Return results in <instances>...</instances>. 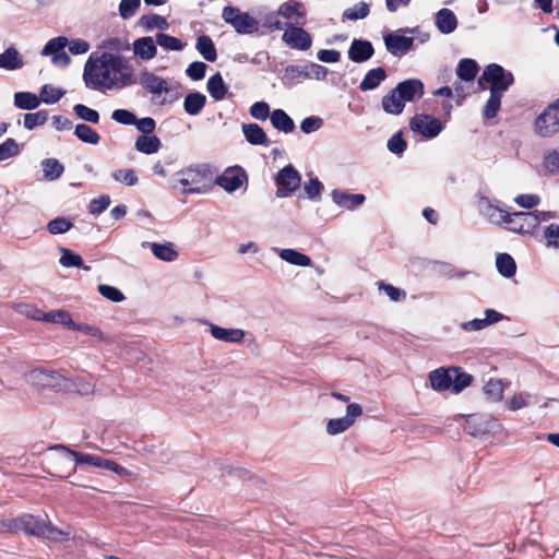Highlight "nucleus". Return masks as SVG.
I'll use <instances>...</instances> for the list:
<instances>
[{"label": "nucleus", "instance_id": "1", "mask_svg": "<svg viewBox=\"0 0 559 559\" xmlns=\"http://www.w3.org/2000/svg\"><path fill=\"white\" fill-rule=\"evenodd\" d=\"M83 80L88 88L96 91L123 88L135 82L129 61L110 52L92 53L85 63Z\"/></svg>", "mask_w": 559, "mask_h": 559}, {"label": "nucleus", "instance_id": "2", "mask_svg": "<svg viewBox=\"0 0 559 559\" xmlns=\"http://www.w3.org/2000/svg\"><path fill=\"white\" fill-rule=\"evenodd\" d=\"M258 21L269 32L282 31L293 25H304L306 12L301 9V2H285L277 11L265 13Z\"/></svg>", "mask_w": 559, "mask_h": 559}, {"label": "nucleus", "instance_id": "3", "mask_svg": "<svg viewBox=\"0 0 559 559\" xmlns=\"http://www.w3.org/2000/svg\"><path fill=\"white\" fill-rule=\"evenodd\" d=\"M19 532L52 542H62L71 535L69 531L66 532L53 526L47 518L44 519L28 513L19 516Z\"/></svg>", "mask_w": 559, "mask_h": 559}, {"label": "nucleus", "instance_id": "4", "mask_svg": "<svg viewBox=\"0 0 559 559\" xmlns=\"http://www.w3.org/2000/svg\"><path fill=\"white\" fill-rule=\"evenodd\" d=\"M477 83L480 90H486L488 87L490 93L503 94L514 83V76L502 66L498 63H490L485 67Z\"/></svg>", "mask_w": 559, "mask_h": 559}, {"label": "nucleus", "instance_id": "5", "mask_svg": "<svg viewBox=\"0 0 559 559\" xmlns=\"http://www.w3.org/2000/svg\"><path fill=\"white\" fill-rule=\"evenodd\" d=\"M497 214H490V218L497 224H504L506 227L519 234H532L537 228V218L532 212L507 213L497 207L493 209Z\"/></svg>", "mask_w": 559, "mask_h": 559}, {"label": "nucleus", "instance_id": "6", "mask_svg": "<svg viewBox=\"0 0 559 559\" xmlns=\"http://www.w3.org/2000/svg\"><path fill=\"white\" fill-rule=\"evenodd\" d=\"M212 176L211 167L206 164L188 167L177 173V181L183 193H203L204 181Z\"/></svg>", "mask_w": 559, "mask_h": 559}, {"label": "nucleus", "instance_id": "7", "mask_svg": "<svg viewBox=\"0 0 559 559\" xmlns=\"http://www.w3.org/2000/svg\"><path fill=\"white\" fill-rule=\"evenodd\" d=\"M222 16L238 34H253L258 32L260 26L257 19L234 7H225Z\"/></svg>", "mask_w": 559, "mask_h": 559}, {"label": "nucleus", "instance_id": "8", "mask_svg": "<svg viewBox=\"0 0 559 559\" xmlns=\"http://www.w3.org/2000/svg\"><path fill=\"white\" fill-rule=\"evenodd\" d=\"M535 130L540 136H551L559 131V98L536 118Z\"/></svg>", "mask_w": 559, "mask_h": 559}, {"label": "nucleus", "instance_id": "9", "mask_svg": "<svg viewBox=\"0 0 559 559\" xmlns=\"http://www.w3.org/2000/svg\"><path fill=\"white\" fill-rule=\"evenodd\" d=\"M276 197L286 198L292 195L301 183V176L293 165L283 167L276 176Z\"/></svg>", "mask_w": 559, "mask_h": 559}, {"label": "nucleus", "instance_id": "10", "mask_svg": "<svg viewBox=\"0 0 559 559\" xmlns=\"http://www.w3.org/2000/svg\"><path fill=\"white\" fill-rule=\"evenodd\" d=\"M416 28H401L384 36L386 50L393 56H403L413 49L414 38L404 36L401 33H415Z\"/></svg>", "mask_w": 559, "mask_h": 559}, {"label": "nucleus", "instance_id": "11", "mask_svg": "<svg viewBox=\"0 0 559 559\" xmlns=\"http://www.w3.org/2000/svg\"><path fill=\"white\" fill-rule=\"evenodd\" d=\"M362 415V407L358 403H350L346 407V415L340 418L329 419L326 423V433L335 436L349 429L356 419Z\"/></svg>", "mask_w": 559, "mask_h": 559}, {"label": "nucleus", "instance_id": "12", "mask_svg": "<svg viewBox=\"0 0 559 559\" xmlns=\"http://www.w3.org/2000/svg\"><path fill=\"white\" fill-rule=\"evenodd\" d=\"M409 129L421 134L424 138H436L443 129L442 122L426 114L414 116L409 121Z\"/></svg>", "mask_w": 559, "mask_h": 559}, {"label": "nucleus", "instance_id": "13", "mask_svg": "<svg viewBox=\"0 0 559 559\" xmlns=\"http://www.w3.org/2000/svg\"><path fill=\"white\" fill-rule=\"evenodd\" d=\"M247 180L248 176L241 167H230L216 178L215 183L231 193L241 188Z\"/></svg>", "mask_w": 559, "mask_h": 559}, {"label": "nucleus", "instance_id": "14", "mask_svg": "<svg viewBox=\"0 0 559 559\" xmlns=\"http://www.w3.org/2000/svg\"><path fill=\"white\" fill-rule=\"evenodd\" d=\"M403 103H412L424 96V83L419 79L404 80L394 87Z\"/></svg>", "mask_w": 559, "mask_h": 559}, {"label": "nucleus", "instance_id": "15", "mask_svg": "<svg viewBox=\"0 0 559 559\" xmlns=\"http://www.w3.org/2000/svg\"><path fill=\"white\" fill-rule=\"evenodd\" d=\"M283 34V40L292 48L298 50H308L311 47L312 39L310 34L299 25L287 27Z\"/></svg>", "mask_w": 559, "mask_h": 559}, {"label": "nucleus", "instance_id": "16", "mask_svg": "<svg viewBox=\"0 0 559 559\" xmlns=\"http://www.w3.org/2000/svg\"><path fill=\"white\" fill-rule=\"evenodd\" d=\"M31 381L40 388H60L64 378L55 370H46L36 368L29 372Z\"/></svg>", "mask_w": 559, "mask_h": 559}, {"label": "nucleus", "instance_id": "17", "mask_svg": "<svg viewBox=\"0 0 559 559\" xmlns=\"http://www.w3.org/2000/svg\"><path fill=\"white\" fill-rule=\"evenodd\" d=\"M374 53L372 44L365 39H354L347 51L348 58L356 63L369 60Z\"/></svg>", "mask_w": 559, "mask_h": 559}, {"label": "nucleus", "instance_id": "18", "mask_svg": "<svg viewBox=\"0 0 559 559\" xmlns=\"http://www.w3.org/2000/svg\"><path fill=\"white\" fill-rule=\"evenodd\" d=\"M430 385L435 391L441 392L451 390L453 384L452 367L451 368H437L429 373Z\"/></svg>", "mask_w": 559, "mask_h": 559}, {"label": "nucleus", "instance_id": "19", "mask_svg": "<svg viewBox=\"0 0 559 559\" xmlns=\"http://www.w3.org/2000/svg\"><path fill=\"white\" fill-rule=\"evenodd\" d=\"M331 197L334 203L346 210H354L360 206L366 200L364 194L347 193L346 191L337 189L332 191Z\"/></svg>", "mask_w": 559, "mask_h": 559}, {"label": "nucleus", "instance_id": "20", "mask_svg": "<svg viewBox=\"0 0 559 559\" xmlns=\"http://www.w3.org/2000/svg\"><path fill=\"white\" fill-rule=\"evenodd\" d=\"M140 83L143 88L153 95H160L169 91L167 81L152 72H143L140 78Z\"/></svg>", "mask_w": 559, "mask_h": 559}, {"label": "nucleus", "instance_id": "21", "mask_svg": "<svg viewBox=\"0 0 559 559\" xmlns=\"http://www.w3.org/2000/svg\"><path fill=\"white\" fill-rule=\"evenodd\" d=\"M143 248H150L153 254L165 262H173L177 259L178 252L175 250L171 242L157 243V242H142Z\"/></svg>", "mask_w": 559, "mask_h": 559}, {"label": "nucleus", "instance_id": "22", "mask_svg": "<svg viewBox=\"0 0 559 559\" xmlns=\"http://www.w3.org/2000/svg\"><path fill=\"white\" fill-rule=\"evenodd\" d=\"M210 326L212 336L226 343H241L246 335L241 329H226L215 324H210Z\"/></svg>", "mask_w": 559, "mask_h": 559}, {"label": "nucleus", "instance_id": "23", "mask_svg": "<svg viewBox=\"0 0 559 559\" xmlns=\"http://www.w3.org/2000/svg\"><path fill=\"white\" fill-rule=\"evenodd\" d=\"M386 76L388 74L384 68L379 67L371 69L365 74L359 84V90L361 92L376 90L386 79Z\"/></svg>", "mask_w": 559, "mask_h": 559}, {"label": "nucleus", "instance_id": "24", "mask_svg": "<svg viewBox=\"0 0 559 559\" xmlns=\"http://www.w3.org/2000/svg\"><path fill=\"white\" fill-rule=\"evenodd\" d=\"M436 26L442 34H451L457 27L455 14L450 9H441L436 14Z\"/></svg>", "mask_w": 559, "mask_h": 559}, {"label": "nucleus", "instance_id": "25", "mask_svg": "<svg viewBox=\"0 0 559 559\" xmlns=\"http://www.w3.org/2000/svg\"><path fill=\"white\" fill-rule=\"evenodd\" d=\"M24 66V60L15 47H9L0 53V69L14 71Z\"/></svg>", "mask_w": 559, "mask_h": 559}, {"label": "nucleus", "instance_id": "26", "mask_svg": "<svg viewBox=\"0 0 559 559\" xmlns=\"http://www.w3.org/2000/svg\"><path fill=\"white\" fill-rule=\"evenodd\" d=\"M381 106L384 112L393 116L401 115L405 108V104L394 88L382 97Z\"/></svg>", "mask_w": 559, "mask_h": 559}, {"label": "nucleus", "instance_id": "27", "mask_svg": "<svg viewBox=\"0 0 559 559\" xmlns=\"http://www.w3.org/2000/svg\"><path fill=\"white\" fill-rule=\"evenodd\" d=\"M133 51L143 60H151L156 56L157 49L152 37H141L133 43Z\"/></svg>", "mask_w": 559, "mask_h": 559}, {"label": "nucleus", "instance_id": "28", "mask_svg": "<svg viewBox=\"0 0 559 559\" xmlns=\"http://www.w3.org/2000/svg\"><path fill=\"white\" fill-rule=\"evenodd\" d=\"M242 132L251 145H269V139L264 130L257 123L242 124Z\"/></svg>", "mask_w": 559, "mask_h": 559}, {"label": "nucleus", "instance_id": "29", "mask_svg": "<svg viewBox=\"0 0 559 559\" xmlns=\"http://www.w3.org/2000/svg\"><path fill=\"white\" fill-rule=\"evenodd\" d=\"M206 90L211 97L216 102L223 100L228 93V86L218 72L209 79L206 83Z\"/></svg>", "mask_w": 559, "mask_h": 559}, {"label": "nucleus", "instance_id": "30", "mask_svg": "<svg viewBox=\"0 0 559 559\" xmlns=\"http://www.w3.org/2000/svg\"><path fill=\"white\" fill-rule=\"evenodd\" d=\"M206 104V97L200 92H191L186 95L183 109L190 116L199 115Z\"/></svg>", "mask_w": 559, "mask_h": 559}, {"label": "nucleus", "instance_id": "31", "mask_svg": "<svg viewBox=\"0 0 559 559\" xmlns=\"http://www.w3.org/2000/svg\"><path fill=\"white\" fill-rule=\"evenodd\" d=\"M272 126L284 133H289L295 130L294 120L283 110L275 109L270 116Z\"/></svg>", "mask_w": 559, "mask_h": 559}, {"label": "nucleus", "instance_id": "32", "mask_svg": "<svg viewBox=\"0 0 559 559\" xmlns=\"http://www.w3.org/2000/svg\"><path fill=\"white\" fill-rule=\"evenodd\" d=\"M478 70V63L474 59L464 58L457 63L456 75L462 81L471 82L476 78Z\"/></svg>", "mask_w": 559, "mask_h": 559}, {"label": "nucleus", "instance_id": "33", "mask_svg": "<svg viewBox=\"0 0 559 559\" xmlns=\"http://www.w3.org/2000/svg\"><path fill=\"white\" fill-rule=\"evenodd\" d=\"M495 425H498L496 420H491L490 423H481L480 418L476 416H468L465 430L473 437H481L488 433Z\"/></svg>", "mask_w": 559, "mask_h": 559}, {"label": "nucleus", "instance_id": "34", "mask_svg": "<svg viewBox=\"0 0 559 559\" xmlns=\"http://www.w3.org/2000/svg\"><path fill=\"white\" fill-rule=\"evenodd\" d=\"M160 140L154 135H140L135 140V150L143 153V154H154L157 153L160 148Z\"/></svg>", "mask_w": 559, "mask_h": 559}, {"label": "nucleus", "instance_id": "35", "mask_svg": "<svg viewBox=\"0 0 559 559\" xmlns=\"http://www.w3.org/2000/svg\"><path fill=\"white\" fill-rule=\"evenodd\" d=\"M195 48L206 61L214 62L216 60L217 51L210 36H199L197 39Z\"/></svg>", "mask_w": 559, "mask_h": 559}, {"label": "nucleus", "instance_id": "36", "mask_svg": "<svg viewBox=\"0 0 559 559\" xmlns=\"http://www.w3.org/2000/svg\"><path fill=\"white\" fill-rule=\"evenodd\" d=\"M40 105V97L31 92H16L14 106L23 110H33Z\"/></svg>", "mask_w": 559, "mask_h": 559}, {"label": "nucleus", "instance_id": "37", "mask_svg": "<svg viewBox=\"0 0 559 559\" xmlns=\"http://www.w3.org/2000/svg\"><path fill=\"white\" fill-rule=\"evenodd\" d=\"M278 255L282 260H284L285 262L293 264V265H298V266H310L311 265V259L308 255H306L295 249H281L278 251Z\"/></svg>", "mask_w": 559, "mask_h": 559}, {"label": "nucleus", "instance_id": "38", "mask_svg": "<svg viewBox=\"0 0 559 559\" xmlns=\"http://www.w3.org/2000/svg\"><path fill=\"white\" fill-rule=\"evenodd\" d=\"M496 266L498 272L507 278L514 276L516 264L509 253H499L496 258Z\"/></svg>", "mask_w": 559, "mask_h": 559}, {"label": "nucleus", "instance_id": "39", "mask_svg": "<svg viewBox=\"0 0 559 559\" xmlns=\"http://www.w3.org/2000/svg\"><path fill=\"white\" fill-rule=\"evenodd\" d=\"M452 380L451 391L454 394H459L472 383L473 377L464 372L460 367H452Z\"/></svg>", "mask_w": 559, "mask_h": 559}, {"label": "nucleus", "instance_id": "40", "mask_svg": "<svg viewBox=\"0 0 559 559\" xmlns=\"http://www.w3.org/2000/svg\"><path fill=\"white\" fill-rule=\"evenodd\" d=\"M74 134L80 141L91 145H97L100 141V135L86 123L76 124Z\"/></svg>", "mask_w": 559, "mask_h": 559}, {"label": "nucleus", "instance_id": "41", "mask_svg": "<svg viewBox=\"0 0 559 559\" xmlns=\"http://www.w3.org/2000/svg\"><path fill=\"white\" fill-rule=\"evenodd\" d=\"M44 177L52 181L61 177L64 171L63 165L56 158H46L41 162Z\"/></svg>", "mask_w": 559, "mask_h": 559}, {"label": "nucleus", "instance_id": "42", "mask_svg": "<svg viewBox=\"0 0 559 559\" xmlns=\"http://www.w3.org/2000/svg\"><path fill=\"white\" fill-rule=\"evenodd\" d=\"M60 264L64 267H83L85 271H90V266H85L83 264V259L80 254L73 252L70 249L61 248L60 249Z\"/></svg>", "mask_w": 559, "mask_h": 559}, {"label": "nucleus", "instance_id": "43", "mask_svg": "<svg viewBox=\"0 0 559 559\" xmlns=\"http://www.w3.org/2000/svg\"><path fill=\"white\" fill-rule=\"evenodd\" d=\"M66 94V91L60 87H53L50 84H45L40 88L39 97L40 102L45 104H56L59 102Z\"/></svg>", "mask_w": 559, "mask_h": 559}, {"label": "nucleus", "instance_id": "44", "mask_svg": "<svg viewBox=\"0 0 559 559\" xmlns=\"http://www.w3.org/2000/svg\"><path fill=\"white\" fill-rule=\"evenodd\" d=\"M49 450L61 451L70 456H72L76 464L92 465V462H93L94 455L74 451L64 444H53V445L49 447Z\"/></svg>", "mask_w": 559, "mask_h": 559}, {"label": "nucleus", "instance_id": "45", "mask_svg": "<svg viewBox=\"0 0 559 559\" xmlns=\"http://www.w3.org/2000/svg\"><path fill=\"white\" fill-rule=\"evenodd\" d=\"M73 111L78 118L83 121L97 124L99 122V112L93 108L87 107L83 104H76L73 106Z\"/></svg>", "mask_w": 559, "mask_h": 559}, {"label": "nucleus", "instance_id": "46", "mask_svg": "<svg viewBox=\"0 0 559 559\" xmlns=\"http://www.w3.org/2000/svg\"><path fill=\"white\" fill-rule=\"evenodd\" d=\"M156 44L166 50L174 51H180L185 47V44L179 38L165 33H158L156 35Z\"/></svg>", "mask_w": 559, "mask_h": 559}, {"label": "nucleus", "instance_id": "47", "mask_svg": "<svg viewBox=\"0 0 559 559\" xmlns=\"http://www.w3.org/2000/svg\"><path fill=\"white\" fill-rule=\"evenodd\" d=\"M141 25L146 29L157 28L166 31L169 27L167 20L157 14H146L141 17Z\"/></svg>", "mask_w": 559, "mask_h": 559}, {"label": "nucleus", "instance_id": "48", "mask_svg": "<svg viewBox=\"0 0 559 559\" xmlns=\"http://www.w3.org/2000/svg\"><path fill=\"white\" fill-rule=\"evenodd\" d=\"M48 120V111L47 110H38L36 112L25 114L24 115V128L27 130H33L36 127L43 126Z\"/></svg>", "mask_w": 559, "mask_h": 559}, {"label": "nucleus", "instance_id": "49", "mask_svg": "<svg viewBox=\"0 0 559 559\" xmlns=\"http://www.w3.org/2000/svg\"><path fill=\"white\" fill-rule=\"evenodd\" d=\"M92 465L99 468H105L115 472L119 476L128 475V469L115 461L103 459L100 456L94 455Z\"/></svg>", "mask_w": 559, "mask_h": 559}, {"label": "nucleus", "instance_id": "50", "mask_svg": "<svg viewBox=\"0 0 559 559\" xmlns=\"http://www.w3.org/2000/svg\"><path fill=\"white\" fill-rule=\"evenodd\" d=\"M503 383L499 379H490L484 386V392L491 401H500L503 396Z\"/></svg>", "mask_w": 559, "mask_h": 559}, {"label": "nucleus", "instance_id": "51", "mask_svg": "<svg viewBox=\"0 0 559 559\" xmlns=\"http://www.w3.org/2000/svg\"><path fill=\"white\" fill-rule=\"evenodd\" d=\"M502 95L503 94L499 93H490L489 99L487 100L483 111L486 119H492L497 116L501 106Z\"/></svg>", "mask_w": 559, "mask_h": 559}, {"label": "nucleus", "instance_id": "52", "mask_svg": "<svg viewBox=\"0 0 559 559\" xmlns=\"http://www.w3.org/2000/svg\"><path fill=\"white\" fill-rule=\"evenodd\" d=\"M369 12H370V9H369L368 3L362 2L361 5H359V7L354 5L352 8L346 9L342 14V20L343 21H346V20L356 21V20L365 19L368 16Z\"/></svg>", "mask_w": 559, "mask_h": 559}, {"label": "nucleus", "instance_id": "53", "mask_svg": "<svg viewBox=\"0 0 559 559\" xmlns=\"http://www.w3.org/2000/svg\"><path fill=\"white\" fill-rule=\"evenodd\" d=\"M68 45V38L64 36H58L50 39L41 50L43 56H53L63 50Z\"/></svg>", "mask_w": 559, "mask_h": 559}, {"label": "nucleus", "instance_id": "54", "mask_svg": "<svg viewBox=\"0 0 559 559\" xmlns=\"http://www.w3.org/2000/svg\"><path fill=\"white\" fill-rule=\"evenodd\" d=\"M72 226L73 224L69 219L64 217H56L48 223L47 229L52 235H59L67 233L72 228Z\"/></svg>", "mask_w": 559, "mask_h": 559}, {"label": "nucleus", "instance_id": "55", "mask_svg": "<svg viewBox=\"0 0 559 559\" xmlns=\"http://www.w3.org/2000/svg\"><path fill=\"white\" fill-rule=\"evenodd\" d=\"M20 154L19 144L14 139H7L0 144V162Z\"/></svg>", "mask_w": 559, "mask_h": 559}, {"label": "nucleus", "instance_id": "56", "mask_svg": "<svg viewBox=\"0 0 559 559\" xmlns=\"http://www.w3.org/2000/svg\"><path fill=\"white\" fill-rule=\"evenodd\" d=\"M111 177L119 182L127 186H134L138 183V176L133 169H118L111 174Z\"/></svg>", "mask_w": 559, "mask_h": 559}, {"label": "nucleus", "instance_id": "57", "mask_svg": "<svg viewBox=\"0 0 559 559\" xmlns=\"http://www.w3.org/2000/svg\"><path fill=\"white\" fill-rule=\"evenodd\" d=\"M41 319L47 322L62 323L64 325H68L69 328L71 326L73 321L71 316L64 310L47 312L43 316Z\"/></svg>", "mask_w": 559, "mask_h": 559}, {"label": "nucleus", "instance_id": "58", "mask_svg": "<svg viewBox=\"0 0 559 559\" xmlns=\"http://www.w3.org/2000/svg\"><path fill=\"white\" fill-rule=\"evenodd\" d=\"M97 289L103 297L110 301L121 302L122 300H124V295L122 294V292L114 286L102 284L98 285Z\"/></svg>", "mask_w": 559, "mask_h": 559}, {"label": "nucleus", "instance_id": "59", "mask_svg": "<svg viewBox=\"0 0 559 559\" xmlns=\"http://www.w3.org/2000/svg\"><path fill=\"white\" fill-rule=\"evenodd\" d=\"M544 238L546 246L559 249V225L550 224L544 229Z\"/></svg>", "mask_w": 559, "mask_h": 559}, {"label": "nucleus", "instance_id": "60", "mask_svg": "<svg viewBox=\"0 0 559 559\" xmlns=\"http://www.w3.org/2000/svg\"><path fill=\"white\" fill-rule=\"evenodd\" d=\"M380 292H384L392 301H400L406 297V293L391 284L384 282L377 283Z\"/></svg>", "mask_w": 559, "mask_h": 559}, {"label": "nucleus", "instance_id": "61", "mask_svg": "<svg viewBox=\"0 0 559 559\" xmlns=\"http://www.w3.org/2000/svg\"><path fill=\"white\" fill-rule=\"evenodd\" d=\"M111 119L123 126H132L136 122V116L127 109H116L111 114Z\"/></svg>", "mask_w": 559, "mask_h": 559}, {"label": "nucleus", "instance_id": "62", "mask_svg": "<svg viewBox=\"0 0 559 559\" xmlns=\"http://www.w3.org/2000/svg\"><path fill=\"white\" fill-rule=\"evenodd\" d=\"M307 197L310 200L318 201L321 198V191L323 189V185L320 182L318 178H311L304 187Z\"/></svg>", "mask_w": 559, "mask_h": 559}, {"label": "nucleus", "instance_id": "63", "mask_svg": "<svg viewBox=\"0 0 559 559\" xmlns=\"http://www.w3.org/2000/svg\"><path fill=\"white\" fill-rule=\"evenodd\" d=\"M386 146L391 153L401 155L406 150L407 143L402 138V133L397 132L389 139Z\"/></svg>", "mask_w": 559, "mask_h": 559}, {"label": "nucleus", "instance_id": "64", "mask_svg": "<svg viewBox=\"0 0 559 559\" xmlns=\"http://www.w3.org/2000/svg\"><path fill=\"white\" fill-rule=\"evenodd\" d=\"M207 66L202 61H194L189 64L186 74L193 81L202 80L205 75Z\"/></svg>", "mask_w": 559, "mask_h": 559}]
</instances>
